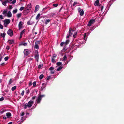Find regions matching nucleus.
<instances>
[{"label": "nucleus", "instance_id": "nucleus-1", "mask_svg": "<svg viewBox=\"0 0 124 124\" xmlns=\"http://www.w3.org/2000/svg\"><path fill=\"white\" fill-rule=\"evenodd\" d=\"M4 16H7L8 17H11L12 16V14L10 11H8L7 9H5L3 10L2 13Z\"/></svg>", "mask_w": 124, "mask_h": 124}, {"label": "nucleus", "instance_id": "nucleus-2", "mask_svg": "<svg viewBox=\"0 0 124 124\" xmlns=\"http://www.w3.org/2000/svg\"><path fill=\"white\" fill-rule=\"evenodd\" d=\"M31 5L30 4H28L27 6L24 10V12L27 13H28L31 10Z\"/></svg>", "mask_w": 124, "mask_h": 124}, {"label": "nucleus", "instance_id": "nucleus-3", "mask_svg": "<svg viewBox=\"0 0 124 124\" xmlns=\"http://www.w3.org/2000/svg\"><path fill=\"white\" fill-rule=\"evenodd\" d=\"M33 101H30L28 103L27 105L25 104L24 106V108L26 109L27 107H28V108H30L31 107L33 103Z\"/></svg>", "mask_w": 124, "mask_h": 124}, {"label": "nucleus", "instance_id": "nucleus-4", "mask_svg": "<svg viewBox=\"0 0 124 124\" xmlns=\"http://www.w3.org/2000/svg\"><path fill=\"white\" fill-rule=\"evenodd\" d=\"M44 96L45 95H44L39 96L36 101L37 102V103H39L42 97Z\"/></svg>", "mask_w": 124, "mask_h": 124}, {"label": "nucleus", "instance_id": "nucleus-5", "mask_svg": "<svg viewBox=\"0 0 124 124\" xmlns=\"http://www.w3.org/2000/svg\"><path fill=\"white\" fill-rule=\"evenodd\" d=\"M40 43V41H37L35 42V44L34 46V47L35 49H39L38 44Z\"/></svg>", "mask_w": 124, "mask_h": 124}, {"label": "nucleus", "instance_id": "nucleus-6", "mask_svg": "<svg viewBox=\"0 0 124 124\" xmlns=\"http://www.w3.org/2000/svg\"><path fill=\"white\" fill-rule=\"evenodd\" d=\"M10 20L9 19H6L4 20V24L5 27H7V25L10 23Z\"/></svg>", "mask_w": 124, "mask_h": 124}, {"label": "nucleus", "instance_id": "nucleus-7", "mask_svg": "<svg viewBox=\"0 0 124 124\" xmlns=\"http://www.w3.org/2000/svg\"><path fill=\"white\" fill-rule=\"evenodd\" d=\"M95 21V20L94 19H92L90 20L88 24L87 25L88 26H90Z\"/></svg>", "mask_w": 124, "mask_h": 124}, {"label": "nucleus", "instance_id": "nucleus-8", "mask_svg": "<svg viewBox=\"0 0 124 124\" xmlns=\"http://www.w3.org/2000/svg\"><path fill=\"white\" fill-rule=\"evenodd\" d=\"M7 34L10 36H12L13 34V31L10 30H9L7 32Z\"/></svg>", "mask_w": 124, "mask_h": 124}, {"label": "nucleus", "instance_id": "nucleus-9", "mask_svg": "<svg viewBox=\"0 0 124 124\" xmlns=\"http://www.w3.org/2000/svg\"><path fill=\"white\" fill-rule=\"evenodd\" d=\"M23 24V23L22 22L20 21L19 22L18 24V27L20 30L22 28Z\"/></svg>", "mask_w": 124, "mask_h": 124}, {"label": "nucleus", "instance_id": "nucleus-10", "mask_svg": "<svg viewBox=\"0 0 124 124\" xmlns=\"http://www.w3.org/2000/svg\"><path fill=\"white\" fill-rule=\"evenodd\" d=\"M24 53L25 55H27L29 54L28 50L27 49H25L24 51Z\"/></svg>", "mask_w": 124, "mask_h": 124}, {"label": "nucleus", "instance_id": "nucleus-11", "mask_svg": "<svg viewBox=\"0 0 124 124\" xmlns=\"http://www.w3.org/2000/svg\"><path fill=\"white\" fill-rule=\"evenodd\" d=\"M11 115V114L10 112H8L6 114V116H7V117L8 118H10Z\"/></svg>", "mask_w": 124, "mask_h": 124}, {"label": "nucleus", "instance_id": "nucleus-12", "mask_svg": "<svg viewBox=\"0 0 124 124\" xmlns=\"http://www.w3.org/2000/svg\"><path fill=\"white\" fill-rule=\"evenodd\" d=\"M74 32V31L73 30H70L69 31V35L70 36Z\"/></svg>", "mask_w": 124, "mask_h": 124}, {"label": "nucleus", "instance_id": "nucleus-13", "mask_svg": "<svg viewBox=\"0 0 124 124\" xmlns=\"http://www.w3.org/2000/svg\"><path fill=\"white\" fill-rule=\"evenodd\" d=\"M22 45L24 46H26L27 45V43L22 42L19 44V46H21Z\"/></svg>", "mask_w": 124, "mask_h": 124}, {"label": "nucleus", "instance_id": "nucleus-14", "mask_svg": "<svg viewBox=\"0 0 124 124\" xmlns=\"http://www.w3.org/2000/svg\"><path fill=\"white\" fill-rule=\"evenodd\" d=\"M8 2V0H6L4 1V2H2V4L4 6H6V3L7 2Z\"/></svg>", "mask_w": 124, "mask_h": 124}, {"label": "nucleus", "instance_id": "nucleus-15", "mask_svg": "<svg viewBox=\"0 0 124 124\" xmlns=\"http://www.w3.org/2000/svg\"><path fill=\"white\" fill-rule=\"evenodd\" d=\"M99 4V0H97L95 2L94 4V5L96 6H98Z\"/></svg>", "mask_w": 124, "mask_h": 124}, {"label": "nucleus", "instance_id": "nucleus-16", "mask_svg": "<svg viewBox=\"0 0 124 124\" xmlns=\"http://www.w3.org/2000/svg\"><path fill=\"white\" fill-rule=\"evenodd\" d=\"M14 40L13 39L9 40H8V42L10 44H12L14 42Z\"/></svg>", "mask_w": 124, "mask_h": 124}, {"label": "nucleus", "instance_id": "nucleus-17", "mask_svg": "<svg viewBox=\"0 0 124 124\" xmlns=\"http://www.w3.org/2000/svg\"><path fill=\"white\" fill-rule=\"evenodd\" d=\"M79 12H80V15L82 16L84 14V11L83 10H81L80 11H79Z\"/></svg>", "mask_w": 124, "mask_h": 124}, {"label": "nucleus", "instance_id": "nucleus-18", "mask_svg": "<svg viewBox=\"0 0 124 124\" xmlns=\"http://www.w3.org/2000/svg\"><path fill=\"white\" fill-rule=\"evenodd\" d=\"M57 66H62V63L60 62H58L57 63Z\"/></svg>", "mask_w": 124, "mask_h": 124}, {"label": "nucleus", "instance_id": "nucleus-19", "mask_svg": "<svg viewBox=\"0 0 124 124\" xmlns=\"http://www.w3.org/2000/svg\"><path fill=\"white\" fill-rule=\"evenodd\" d=\"M6 35V33L4 32L3 33H1L0 36L2 37L3 38H4L5 35Z\"/></svg>", "mask_w": 124, "mask_h": 124}, {"label": "nucleus", "instance_id": "nucleus-20", "mask_svg": "<svg viewBox=\"0 0 124 124\" xmlns=\"http://www.w3.org/2000/svg\"><path fill=\"white\" fill-rule=\"evenodd\" d=\"M50 21V20L49 19H46L45 21V24H46Z\"/></svg>", "mask_w": 124, "mask_h": 124}, {"label": "nucleus", "instance_id": "nucleus-21", "mask_svg": "<svg viewBox=\"0 0 124 124\" xmlns=\"http://www.w3.org/2000/svg\"><path fill=\"white\" fill-rule=\"evenodd\" d=\"M39 7L38 5H37L36 6L35 8V11H36L37 10H38L39 9Z\"/></svg>", "mask_w": 124, "mask_h": 124}, {"label": "nucleus", "instance_id": "nucleus-22", "mask_svg": "<svg viewBox=\"0 0 124 124\" xmlns=\"http://www.w3.org/2000/svg\"><path fill=\"white\" fill-rule=\"evenodd\" d=\"M22 15V14L21 13H18L17 14V18H19L20 17H21Z\"/></svg>", "mask_w": 124, "mask_h": 124}, {"label": "nucleus", "instance_id": "nucleus-23", "mask_svg": "<svg viewBox=\"0 0 124 124\" xmlns=\"http://www.w3.org/2000/svg\"><path fill=\"white\" fill-rule=\"evenodd\" d=\"M62 68V66H60L56 70L58 71H59L60 70H61Z\"/></svg>", "mask_w": 124, "mask_h": 124}, {"label": "nucleus", "instance_id": "nucleus-24", "mask_svg": "<svg viewBox=\"0 0 124 124\" xmlns=\"http://www.w3.org/2000/svg\"><path fill=\"white\" fill-rule=\"evenodd\" d=\"M35 58L38 61L39 58V55L37 54V55H36L35 56Z\"/></svg>", "mask_w": 124, "mask_h": 124}, {"label": "nucleus", "instance_id": "nucleus-25", "mask_svg": "<svg viewBox=\"0 0 124 124\" xmlns=\"http://www.w3.org/2000/svg\"><path fill=\"white\" fill-rule=\"evenodd\" d=\"M17 9L14 10L13 11V14H15L17 12Z\"/></svg>", "mask_w": 124, "mask_h": 124}, {"label": "nucleus", "instance_id": "nucleus-26", "mask_svg": "<svg viewBox=\"0 0 124 124\" xmlns=\"http://www.w3.org/2000/svg\"><path fill=\"white\" fill-rule=\"evenodd\" d=\"M25 31V30H24L21 33L20 35H21V36H22L23 35Z\"/></svg>", "mask_w": 124, "mask_h": 124}, {"label": "nucleus", "instance_id": "nucleus-27", "mask_svg": "<svg viewBox=\"0 0 124 124\" xmlns=\"http://www.w3.org/2000/svg\"><path fill=\"white\" fill-rule=\"evenodd\" d=\"M16 86H15L12 88L11 90H12V91H13L14 90H15L16 89Z\"/></svg>", "mask_w": 124, "mask_h": 124}, {"label": "nucleus", "instance_id": "nucleus-28", "mask_svg": "<svg viewBox=\"0 0 124 124\" xmlns=\"http://www.w3.org/2000/svg\"><path fill=\"white\" fill-rule=\"evenodd\" d=\"M43 77V75L42 74L40 75L39 77V79H42Z\"/></svg>", "mask_w": 124, "mask_h": 124}, {"label": "nucleus", "instance_id": "nucleus-29", "mask_svg": "<svg viewBox=\"0 0 124 124\" xmlns=\"http://www.w3.org/2000/svg\"><path fill=\"white\" fill-rule=\"evenodd\" d=\"M52 62H55V60L54 58H52Z\"/></svg>", "mask_w": 124, "mask_h": 124}, {"label": "nucleus", "instance_id": "nucleus-30", "mask_svg": "<svg viewBox=\"0 0 124 124\" xmlns=\"http://www.w3.org/2000/svg\"><path fill=\"white\" fill-rule=\"evenodd\" d=\"M69 41L68 40H66L65 42V44L66 45H67L68 44V43H69Z\"/></svg>", "mask_w": 124, "mask_h": 124}, {"label": "nucleus", "instance_id": "nucleus-31", "mask_svg": "<svg viewBox=\"0 0 124 124\" xmlns=\"http://www.w3.org/2000/svg\"><path fill=\"white\" fill-rule=\"evenodd\" d=\"M24 8L23 7H21L20 8V10L22 11L23 10Z\"/></svg>", "mask_w": 124, "mask_h": 124}, {"label": "nucleus", "instance_id": "nucleus-32", "mask_svg": "<svg viewBox=\"0 0 124 124\" xmlns=\"http://www.w3.org/2000/svg\"><path fill=\"white\" fill-rule=\"evenodd\" d=\"M40 16V14H39L37 15V16L36 17V19H38L39 17Z\"/></svg>", "mask_w": 124, "mask_h": 124}, {"label": "nucleus", "instance_id": "nucleus-33", "mask_svg": "<svg viewBox=\"0 0 124 124\" xmlns=\"http://www.w3.org/2000/svg\"><path fill=\"white\" fill-rule=\"evenodd\" d=\"M8 56H6L5 57L4 59L5 61H6L8 60Z\"/></svg>", "mask_w": 124, "mask_h": 124}, {"label": "nucleus", "instance_id": "nucleus-34", "mask_svg": "<svg viewBox=\"0 0 124 124\" xmlns=\"http://www.w3.org/2000/svg\"><path fill=\"white\" fill-rule=\"evenodd\" d=\"M77 32H75V33H74L73 35V37L74 38H75V37L77 35Z\"/></svg>", "mask_w": 124, "mask_h": 124}, {"label": "nucleus", "instance_id": "nucleus-35", "mask_svg": "<svg viewBox=\"0 0 124 124\" xmlns=\"http://www.w3.org/2000/svg\"><path fill=\"white\" fill-rule=\"evenodd\" d=\"M54 69V67H51L50 69H49L50 70H53Z\"/></svg>", "mask_w": 124, "mask_h": 124}, {"label": "nucleus", "instance_id": "nucleus-36", "mask_svg": "<svg viewBox=\"0 0 124 124\" xmlns=\"http://www.w3.org/2000/svg\"><path fill=\"white\" fill-rule=\"evenodd\" d=\"M64 44H65V42H63L61 43L60 45L61 46H62Z\"/></svg>", "mask_w": 124, "mask_h": 124}, {"label": "nucleus", "instance_id": "nucleus-37", "mask_svg": "<svg viewBox=\"0 0 124 124\" xmlns=\"http://www.w3.org/2000/svg\"><path fill=\"white\" fill-rule=\"evenodd\" d=\"M0 18L1 19H3L4 18V17L2 15H0Z\"/></svg>", "mask_w": 124, "mask_h": 124}, {"label": "nucleus", "instance_id": "nucleus-38", "mask_svg": "<svg viewBox=\"0 0 124 124\" xmlns=\"http://www.w3.org/2000/svg\"><path fill=\"white\" fill-rule=\"evenodd\" d=\"M67 58L66 56H64L63 58V60H66L67 59Z\"/></svg>", "mask_w": 124, "mask_h": 124}, {"label": "nucleus", "instance_id": "nucleus-39", "mask_svg": "<svg viewBox=\"0 0 124 124\" xmlns=\"http://www.w3.org/2000/svg\"><path fill=\"white\" fill-rule=\"evenodd\" d=\"M16 2V0H14L11 2V3L12 4H14Z\"/></svg>", "mask_w": 124, "mask_h": 124}, {"label": "nucleus", "instance_id": "nucleus-40", "mask_svg": "<svg viewBox=\"0 0 124 124\" xmlns=\"http://www.w3.org/2000/svg\"><path fill=\"white\" fill-rule=\"evenodd\" d=\"M24 114V112H22V113L20 114V115L21 116H23Z\"/></svg>", "mask_w": 124, "mask_h": 124}, {"label": "nucleus", "instance_id": "nucleus-41", "mask_svg": "<svg viewBox=\"0 0 124 124\" xmlns=\"http://www.w3.org/2000/svg\"><path fill=\"white\" fill-rule=\"evenodd\" d=\"M0 28L2 29H3V26L1 24H0Z\"/></svg>", "mask_w": 124, "mask_h": 124}, {"label": "nucleus", "instance_id": "nucleus-42", "mask_svg": "<svg viewBox=\"0 0 124 124\" xmlns=\"http://www.w3.org/2000/svg\"><path fill=\"white\" fill-rule=\"evenodd\" d=\"M53 5L54 7H56L58 5L57 4H54Z\"/></svg>", "mask_w": 124, "mask_h": 124}, {"label": "nucleus", "instance_id": "nucleus-43", "mask_svg": "<svg viewBox=\"0 0 124 124\" xmlns=\"http://www.w3.org/2000/svg\"><path fill=\"white\" fill-rule=\"evenodd\" d=\"M4 100V98L3 97H2L1 98H0V101H2Z\"/></svg>", "mask_w": 124, "mask_h": 124}, {"label": "nucleus", "instance_id": "nucleus-44", "mask_svg": "<svg viewBox=\"0 0 124 124\" xmlns=\"http://www.w3.org/2000/svg\"><path fill=\"white\" fill-rule=\"evenodd\" d=\"M36 85V83L35 82H34L33 83V86H35Z\"/></svg>", "mask_w": 124, "mask_h": 124}, {"label": "nucleus", "instance_id": "nucleus-45", "mask_svg": "<svg viewBox=\"0 0 124 124\" xmlns=\"http://www.w3.org/2000/svg\"><path fill=\"white\" fill-rule=\"evenodd\" d=\"M24 92V91H22V93H21V94L22 95H23Z\"/></svg>", "mask_w": 124, "mask_h": 124}, {"label": "nucleus", "instance_id": "nucleus-46", "mask_svg": "<svg viewBox=\"0 0 124 124\" xmlns=\"http://www.w3.org/2000/svg\"><path fill=\"white\" fill-rule=\"evenodd\" d=\"M10 48V47L9 46H7L6 47V49H7L9 50Z\"/></svg>", "mask_w": 124, "mask_h": 124}, {"label": "nucleus", "instance_id": "nucleus-47", "mask_svg": "<svg viewBox=\"0 0 124 124\" xmlns=\"http://www.w3.org/2000/svg\"><path fill=\"white\" fill-rule=\"evenodd\" d=\"M57 55L56 54H54L53 56L52 57V58H54Z\"/></svg>", "mask_w": 124, "mask_h": 124}, {"label": "nucleus", "instance_id": "nucleus-48", "mask_svg": "<svg viewBox=\"0 0 124 124\" xmlns=\"http://www.w3.org/2000/svg\"><path fill=\"white\" fill-rule=\"evenodd\" d=\"M30 21H28L27 22V24L28 25L31 24L30 23Z\"/></svg>", "mask_w": 124, "mask_h": 124}, {"label": "nucleus", "instance_id": "nucleus-49", "mask_svg": "<svg viewBox=\"0 0 124 124\" xmlns=\"http://www.w3.org/2000/svg\"><path fill=\"white\" fill-rule=\"evenodd\" d=\"M12 83V81L11 79H10L9 82V83L11 84Z\"/></svg>", "mask_w": 124, "mask_h": 124}, {"label": "nucleus", "instance_id": "nucleus-50", "mask_svg": "<svg viewBox=\"0 0 124 124\" xmlns=\"http://www.w3.org/2000/svg\"><path fill=\"white\" fill-rule=\"evenodd\" d=\"M50 71H51V73L52 74H53L54 73V71H53V70H50Z\"/></svg>", "mask_w": 124, "mask_h": 124}, {"label": "nucleus", "instance_id": "nucleus-51", "mask_svg": "<svg viewBox=\"0 0 124 124\" xmlns=\"http://www.w3.org/2000/svg\"><path fill=\"white\" fill-rule=\"evenodd\" d=\"M9 8L10 9H11L12 8V6H10L9 7Z\"/></svg>", "mask_w": 124, "mask_h": 124}, {"label": "nucleus", "instance_id": "nucleus-52", "mask_svg": "<svg viewBox=\"0 0 124 124\" xmlns=\"http://www.w3.org/2000/svg\"><path fill=\"white\" fill-rule=\"evenodd\" d=\"M45 86H42L41 87V89L42 90L44 88H45Z\"/></svg>", "mask_w": 124, "mask_h": 124}, {"label": "nucleus", "instance_id": "nucleus-53", "mask_svg": "<svg viewBox=\"0 0 124 124\" xmlns=\"http://www.w3.org/2000/svg\"><path fill=\"white\" fill-rule=\"evenodd\" d=\"M42 67V66L41 65H39L38 66V67L39 68H41Z\"/></svg>", "mask_w": 124, "mask_h": 124}, {"label": "nucleus", "instance_id": "nucleus-54", "mask_svg": "<svg viewBox=\"0 0 124 124\" xmlns=\"http://www.w3.org/2000/svg\"><path fill=\"white\" fill-rule=\"evenodd\" d=\"M36 98V96H33V97H32V99L33 100H34V99H35Z\"/></svg>", "mask_w": 124, "mask_h": 124}, {"label": "nucleus", "instance_id": "nucleus-55", "mask_svg": "<svg viewBox=\"0 0 124 124\" xmlns=\"http://www.w3.org/2000/svg\"><path fill=\"white\" fill-rule=\"evenodd\" d=\"M13 123L12 122H11L8 123V124H12Z\"/></svg>", "mask_w": 124, "mask_h": 124}, {"label": "nucleus", "instance_id": "nucleus-56", "mask_svg": "<svg viewBox=\"0 0 124 124\" xmlns=\"http://www.w3.org/2000/svg\"><path fill=\"white\" fill-rule=\"evenodd\" d=\"M86 34H85V35L84 36V39H85V38L86 37Z\"/></svg>", "mask_w": 124, "mask_h": 124}, {"label": "nucleus", "instance_id": "nucleus-57", "mask_svg": "<svg viewBox=\"0 0 124 124\" xmlns=\"http://www.w3.org/2000/svg\"><path fill=\"white\" fill-rule=\"evenodd\" d=\"M3 118L4 119H7V117H6L5 116H4L3 117Z\"/></svg>", "mask_w": 124, "mask_h": 124}, {"label": "nucleus", "instance_id": "nucleus-58", "mask_svg": "<svg viewBox=\"0 0 124 124\" xmlns=\"http://www.w3.org/2000/svg\"><path fill=\"white\" fill-rule=\"evenodd\" d=\"M70 36L69 35H68L67 36V38H69V36Z\"/></svg>", "mask_w": 124, "mask_h": 124}, {"label": "nucleus", "instance_id": "nucleus-59", "mask_svg": "<svg viewBox=\"0 0 124 124\" xmlns=\"http://www.w3.org/2000/svg\"><path fill=\"white\" fill-rule=\"evenodd\" d=\"M76 4V3H74L73 4V5H75V4Z\"/></svg>", "mask_w": 124, "mask_h": 124}, {"label": "nucleus", "instance_id": "nucleus-60", "mask_svg": "<svg viewBox=\"0 0 124 124\" xmlns=\"http://www.w3.org/2000/svg\"><path fill=\"white\" fill-rule=\"evenodd\" d=\"M45 85V84L44 83H43L42 84V85Z\"/></svg>", "mask_w": 124, "mask_h": 124}, {"label": "nucleus", "instance_id": "nucleus-61", "mask_svg": "<svg viewBox=\"0 0 124 124\" xmlns=\"http://www.w3.org/2000/svg\"><path fill=\"white\" fill-rule=\"evenodd\" d=\"M22 36H21V35H20V39H21V38L22 37Z\"/></svg>", "mask_w": 124, "mask_h": 124}, {"label": "nucleus", "instance_id": "nucleus-62", "mask_svg": "<svg viewBox=\"0 0 124 124\" xmlns=\"http://www.w3.org/2000/svg\"><path fill=\"white\" fill-rule=\"evenodd\" d=\"M2 57H1V58H0V61L2 59Z\"/></svg>", "mask_w": 124, "mask_h": 124}, {"label": "nucleus", "instance_id": "nucleus-63", "mask_svg": "<svg viewBox=\"0 0 124 124\" xmlns=\"http://www.w3.org/2000/svg\"><path fill=\"white\" fill-rule=\"evenodd\" d=\"M29 114V113H27L26 114V115H28V114Z\"/></svg>", "mask_w": 124, "mask_h": 124}, {"label": "nucleus", "instance_id": "nucleus-64", "mask_svg": "<svg viewBox=\"0 0 124 124\" xmlns=\"http://www.w3.org/2000/svg\"><path fill=\"white\" fill-rule=\"evenodd\" d=\"M0 1L2 3V2H3L2 1V0H0Z\"/></svg>", "mask_w": 124, "mask_h": 124}]
</instances>
